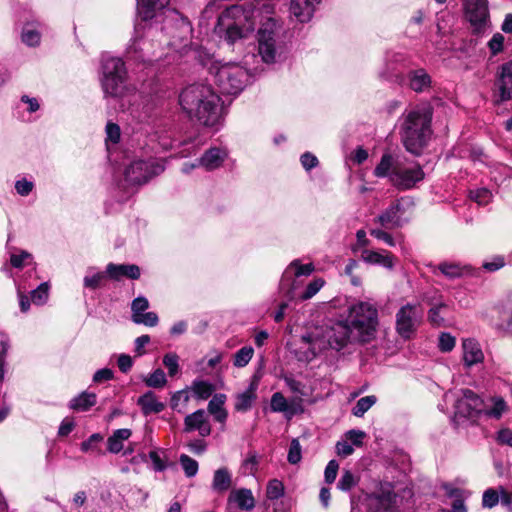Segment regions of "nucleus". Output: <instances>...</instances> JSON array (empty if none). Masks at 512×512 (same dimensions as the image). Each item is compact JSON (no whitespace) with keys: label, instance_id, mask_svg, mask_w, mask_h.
Segmentation results:
<instances>
[{"label":"nucleus","instance_id":"obj_1","mask_svg":"<svg viewBox=\"0 0 512 512\" xmlns=\"http://www.w3.org/2000/svg\"><path fill=\"white\" fill-rule=\"evenodd\" d=\"M220 97L210 85L194 83L182 90L179 103L191 119L213 127L220 119Z\"/></svg>","mask_w":512,"mask_h":512},{"label":"nucleus","instance_id":"obj_2","mask_svg":"<svg viewBox=\"0 0 512 512\" xmlns=\"http://www.w3.org/2000/svg\"><path fill=\"white\" fill-rule=\"evenodd\" d=\"M433 109L429 104L418 106L403 117L400 136L406 150L419 155L432 135Z\"/></svg>","mask_w":512,"mask_h":512},{"label":"nucleus","instance_id":"obj_3","mask_svg":"<svg viewBox=\"0 0 512 512\" xmlns=\"http://www.w3.org/2000/svg\"><path fill=\"white\" fill-rule=\"evenodd\" d=\"M255 28L253 9L242 5H232L218 17L215 32L229 43L247 36Z\"/></svg>","mask_w":512,"mask_h":512},{"label":"nucleus","instance_id":"obj_4","mask_svg":"<svg viewBox=\"0 0 512 512\" xmlns=\"http://www.w3.org/2000/svg\"><path fill=\"white\" fill-rule=\"evenodd\" d=\"M374 175L378 178L388 177L389 182L398 190H409L416 183L424 179L425 173L418 164L405 166L403 162L394 159L391 154L382 155L380 162L374 169Z\"/></svg>","mask_w":512,"mask_h":512},{"label":"nucleus","instance_id":"obj_5","mask_svg":"<svg viewBox=\"0 0 512 512\" xmlns=\"http://www.w3.org/2000/svg\"><path fill=\"white\" fill-rule=\"evenodd\" d=\"M348 322L353 326L357 342L368 343L376 336L378 310L370 302L359 301L348 308Z\"/></svg>","mask_w":512,"mask_h":512},{"label":"nucleus","instance_id":"obj_6","mask_svg":"<svg viewBox=\"0 0 512 512\" xmlns=\"http://www.w3.org/2000/svg\"><path fill=\"white\" fill-rule=\"evenodd\" d=\"M210 72L219 90L229 95L240 93L249 78L247 71L235 63L213 65Z\"/></svg>","mask_w":512,"mask_h":512},{"label":"nucleus","instance_id":"obj_7","mask_svg":"<svg viewBox=\"0 0 512 512\" xmlns=\"http://www.w3.org/2000/svg\"><path fill=\"white\" fill-rule=\"evenodd\" d=\"M395 328L399 336L405 340L410 339L417 331L423 318V311L419 304L403 305L396 313Z\"/></svg>","mask_w":512,"mask_h":512},{"label":"nucleus","instance_id":"obj_8","mask_svg":"<svg viewBox=\"0 0 512 512\" xmlns=\"http://www.w3.org/2000/svg\"><path fill=\"white\" fill-rule=\"evenodd\" d=\"M165 167L161 160H136L125 170V180L133 185L146 183L154 176L161 174Z\"/></svg>","mask_w":512,"mask_h":512},{"label":"nucleus","instance_id":"obj_9","mask_svg":"<svg viewBox=\"0 0 512 512\" xmlns=\"http://www.w3.org/2000/svg\"><path fill=\"white\" fill-rule=\"evenodd\" d=\"M512 99V61L503 63L497 71L493 101L500 104Z\"/></svg>","mask_w":512,"mask_h":512},{"label":"nucleus","instance_id":"obj_10","mask_svg":"<svg viewBox=\"0 0 512 512\" xmlns=\"http://www.w3.org/2000/svg\"><path fill=\"white\" fill-rule=\"evenodd\" d=\"M353 326L345 321L334 323L326 332L328 344L331 348L340 350L349 342H357Z\"/></svg>","mask_w":512,"mask_h":512},{"label":"nucleus","instance_id":"obj_11","mask_svg":"<svg viewBox=\"0 0 512 512\" xmlns=\"http://www.w3.org/2000/svg\"><path fill=\"white\" fill-rule=\"evenodd\" d=\"M465 15L475 32L482 31L489 22L487 0H464Z\"/></svg>","mask_w":512,"mask_h":512},{"label":"nucleus","instance_id":"obj_12","mask_svg":"<svg viewBox=\"0 0 512 512\" xmlns=\"http://www.w3.org/2000/svg\"><path fill=\"white\" fill-rule=\"evenodd\" d=\"M455 410L461 417L472 418L483 411V401L475 392L465 389L456 401Z\"/></svg>","mask_w":512,"mask_h":512},{"label":"nucleus","instance_id":"obj_13","mask_svg":"<svg viewBox=\"0 0 512 512\" xmlns=\"http://www.w3.org/2000/svg\"><path fill=\"white\" fill-rule=\"evenodd\" d=\"M395 499L392 486L385 484L368 497V506L373 512H395Z\"/></svg>","mask_w":512,"mask_h":512},{"label":"nucleus","instance_id":"obj_14","mask_svg":"<svg viewBox=\"0 0 512 512\" xmlns=\"http://www.w3.org/2000/svg\"><path fill=\"white\" fill-rule=\"evenodd\" d=\"M148 308L149 302L147 298L143 296L135 298L131 303V320L135 324H142L148 327H155L159 322V318L155 312L144 313Z\"/></svg>","mask_w":512,"mask_h":512},{"label":"nucleus","instance_id":"obj_15","mask_svg":"<svg viewBox=\"0 0 512 512\" xmlns=\"http://www.w3.org/2000/svg\"><path fill=\"white\" fill-rule=\"evenodd\" d=\"M195 430H197L202 437H207L211 434V425L203 409L188 414L184 419V432L188 433Z\"/></svg>","mask_w":512,"mask_h":512},{"label":"nucleus","instance_id":"obj_16","mask_svg":"<svg viewBox=\"0 0 512 512\" xmlns=\"http://www.w3.org/2000/svg\"><path fill=\"white\" fill-rule=\"evenodd\" d=\"M401 200L392 202L381 214L374 219L385 229H394L401 226V215L403 213Z\"/></svg>","mask_w":512,"mask_h":512},{"label":"nucleus","instance_id":"obj_17","mask_svg":"<svg viewBox=\"0 0 512 512\" xmlns=\"http://www.w3.org/2000/svg\"><path fill=\"white\" fill-rule=\"evenodd\" d=\"M105 97H123L128 91L127 76L100 78Z\"/></svg>","mask_w":512,"mask_h":512},{"label":"nucleus","instance_id":"obj_18","mask_svg":"<svg viewBox=\"0 0 512 512\" xmlns=\"http://www.w3.org/2000/svg\"><path fill=\"white\" fill-rule=\"evenodd\" d=\"M406 78L409 88L416 93H423L431 88L432 78L424 68L408 71Z\"/></svg>","mask_w":512,"mask_h":512},{"label":"nucleus","instance_id":"obj_19","mask_svg":"<svg viewBox=\"0 0 512 512\" xmlns=\"http://www.w3.org/2000/svg\"><path fill=\"white\" fill-rule=\"evenodd\" d=\"M127 76V69L124 61L119 57L105 55L101 60V76L105 77H117Z\"/></svg>","mask_w":512,"mask_h":512},{"label":"nucleus","instance_id":"obj_20","mask_svg":"<svg viewBox=\"0 0 512 512\" xmlns=\"http://www.w3.org/2000/svg\"><path fill=\"white\" fill-rule=\"evenodd\" d=\"M463 362L465 366L471 367L484 360V353L480 344L474 339H465L462 342Z\"/></svg>","mask_w":512,"mask_h":512},{"label":"nucleus","instance_id":"obj_21","mask_svg":"<svg viewBox=\"0 0 512 512\" xmlns=\"http://www.w3.org/2000/svg\"><path fill=\"white\" fill-rule=\"evenodd\" d=\"M228 152L226 149L212 147L208 149L199 159V164L206 170H214L219 168L224 160L227 158Z\"/></svg>","mask_w":512,"mask_h":512},{"label":"nucleus","instance_id":"obj_22","mask_svg":"<svg viewBox=\"0 0 512 512\" xmlns=\"http://www.w3.org/2000/svg\"><path fill=\"white\" fill-rule=\"evenodd\" d=\"M106 274L114 280L119 281L123 277H127L129 279H138L140 277V268L137 265L130 264H113L110 263L107 265Z\"/></svg>","mask_w":512,"mask_h":512},{"label":"nucleus","instance_id":"obj_23","mask_svg":"<svg viewBox=\"0 0 512 512\" xmlns=\"http://www.w3.org/2000/svg\"><path fill=\"white\" fill-rule=\"evenodd\" d=\"M319 3L320 0H292L290 10L300 22H307Z\"/></svg>","mask_w":512,"mask_h":512},{"label":"nucleus","instance_id":"obj_24","mask_svg":"<svg viewBox=\"0 0 512 512\" xmlns=\"http://www.w3.org/2000/svg\"><path fill=\"white\" fill-rule=\"evenodd\" d=\"M361 258L368 264L381 265L388 269H392L394 266V256L387 251L363 249L361 251Z\"/></svg>","mask_w":512,"mask_h":512},{"label":"nucleus","instance_id":"obj_25","mask_svg":"<svg viewBox=\"0 0 512 512\" xmlns=\"http://www.w3.org/2000/svg\"><path fill=\"white\" fill-rule=\"evenodd\" d=\"M259 54L266 63H273L275 61V41L271 33H267L266 30L259 31Z\"/></svg>","mask_w":512,"mask_h":512},{"label":"nucleus","instance_id":"obj_26","mask_svg":"<svg viewBox=\"0 0 512 512\" xmlns=\"http://www.w3.org/2000/svg\"><path fill=\"white\" fill-rule=\"evenodd\" d=\"M144 415L160 413L164 410L165 404L160 402L154 392L148 391L137 400Z\"/></svg>","mask_w":512,"mask_h":512},{"label":"nucleus","instance_id":"obj_27","mask_svg":"<svg viewBox=\"0 0 512 512\" xmlns=\"http://www.w3.org/2000/svg\"><path fill=\"white\" fill-rule=\"evenodd\" d=\"M242 510H252L255 507V499L250 489L241 488L233 490L228 498Z\"/></svg>","mask_w":512,"mask_h":512},{"label":"nucleus","instance_id":"obj_28","mask_svg":"<svg viewBox=\"0 0 512 512\" xmlns=\"http://www.w3.org/2000/svg\"><path fill=\"white\" fill-rule=\"evenodd\" d=\"M256 389L257 384L251 383L244 392L237 394L234 406L235 410L239 412L248 411L256 400Z\"/></svg>","mask_w":512,"mask_h":512},{"label":"nucleus","instance_id":"obj_29","mask_svg":"<svg viewBox=\"0 0 512 512\" xmlns=\"http://www.w3.org/2000/svg\"><path fill=\"white\" fill-rule=\"evenodd\" d=\"M170 0H141L139 3V14L143 20L152 19L157 10L165 8Z\"/></svg>","mask_w":512,"mask_h":512},{"label":"nucleus","instance_id":"obj_30","mask_svg":"<svg viewBox=\"0 0 512 512\" xmlns=\"http://www.w3.org/2000/svg\"><path fill=\"white\" fill-rule=\"evenodd\" d=\"M132 431L128 428L117 429L107 440V450L117 454L123 449V442L130 438Z\"/></svg>","mask_w":512,"mask_h":512},{"label":"nucleus","instance_id":"obj_31","mask_svg":"<svg viewBox=\"0 0 512 512\" xmlns=\"http://www.w3.org/2000/svg\"><path fill=\"white\" fill-rule=\"evenodd\" d=\"M96 398L95 393L82 392L71 399L69 407L75 411H87L96 404Z\"/></svg>","mask_w":512,"mask_h":512},{"label":"nucleus","instance_id":"obj_32","mask_svg":"<svg viewBox=\"0 0 512 512\" xmlns=\"http://www.w3.org/2000/svg\"><path fill=\"white\" fill-rule=\"evenodd\" d=\"M225 395L217 394L208 403V411L214 416L215 420L224 423L227 419V412L223 408Z\"/></svg>","mask_w":512,"mask_h":512},{"label":"nucleus","instance_id":"obj_33","mask_svg":"<svg viewBox=\"0 0 512 512\" xmlns=\"http://www.w3.org/2000/svg\"><path fill=\"white\" fill-rule=\"evenodd\" d=\"M231 483V475L226 468H220L215 471L212 482V487L215 491H227L230 488Z\"/></svg>","mask_w":512,"mask_h":512},{"label":"nucleus","instance_id":"obj_34","mask_svg":"<svg viewBox=\"0 0 512 512\" xmlns=\"http://www.w3.org/2000/svg\"><path fill=\"white\" fill-rule=\"evenodd\" d=\"M301 342L304 345L301 349H304L302 355L298 356V359L301 361H311L315 358L317 354L316 342L313 340L310 334L303 335L301 337Z\"/></svg>","mask_w":512,"mask_h":512},{"label":"nucleus","instance_id":"obj_35","mask_svg":"<svg viewBox=\"0 0 512 512\" xmlns=\"http://www.w3.org/2000/svg\"><path fill=\"white\" fill-rule=\"evenodd\" d=\"M190 389L192 390L194 396L201 400L208 399L214 391L213 385L204 380L193 381Z\"/></svg>","mask_w":512,"mask_h":512},{"label":"nucleus","instance_id":"obj_36","mask_svg":"<svg viewBox=\"0 0 512 512\" xmlns=\"http://www.w3.org/2000/svg\"><path fill=\"white\" fill-rule=\"evenodd\" d=\"M377 402L375 395H368L360 398L355 406L352 408V414L356 417H363V415Z\"/></svg>","mask_w":512,"mask_h":512},{"label":"nucleus","instance_id":"obj_37","mask_svg":"<svg viewBox=\"0 0 512 512\" xmlns=\"http://www.w3.org/2000/svg\"><path fill=\"white\" fill-rule=\"evenodd\" d=\"M144 382L146 386L150 388H163L167 383V379L164 371L158 368L153 373L148 375L144 379Z\"/></svg>","mask_w":512,"mask_h":512},{"label":"nucleus","instance_id":"obj_38","mask_svg":"<svg viewBox=\"0 0 512 512\" xmlns=\"http://www.w3.org/2000/svg\"><path fill=\"white\" fill-rule=\"evenodd\" d=\"M253 354L254 349L251 346L242 347L234 355V366L239 368L245 367L252 359Z\"/></svg>","mask_w":512,"mask_h":512},{"label":"nucleus","instance_id":"obj_39","mask_svg":"<svg viewBox=\"0 0 512 512\" xmlns=\"http://www.w3.org/2000/svg\"><path fill=\"white\" fill-rule=\"evenodd\" d=\"M189 400L190 396L187 390L177 391L171 397V407L178 412H183Z\"/></svg>","mask_w":512,"mask_h":512},{"label":"nucleus","instance_id":"obj_40","mask_svg":"<svg viewBox=\"0 0 512 512\" xmlns=\"http://www.w3.org/2000/svg\"><path fill=\"white\" fill-rule=\"evenodd\" d=\"M284 495V485L278 479H272L267 484L266 496L270 500H277Z\"/></svg>","mask_w":512,"mask_h":512},{"label":"nucleus","instance_id":"obj_41","mask_svg":"<svg viewBox=\"0 0 512 512\" xmlns=\"http://www.w3.org/2000/svg\"><path fill=\"white\" fill-rule=\"evenodd\" d=\"M22 42L28 46H37L41 40V34L39 31L25 26L21 35Z\"/></svg>","mask_w":512,"mask_h":512},{"label":"nucleus","instance_id":"obj_42","mask_svg":"<svg viewBox=\"0 0 512 512\" xmlns=\"http://www.w3.org/2000/svg\"><path fill=\"white\" fill-rule=\"evenodd\" d=\"M180 464L187 477H193L198 472V462L188 455L182 454L180 456Z\"/></svg>","mask_w":512,"mask_h":512},{"label":"nucleus","instance_id":"obj_43","mask_svg":"<svg viewBox=\"0 0 512 512\" xmlns=\"http://www.w3.org/2000/svg\"><path fill=\"white\" fill-rule=\"evenodd\" d=\"M356 484L357 480L354 474L349 470H345L337 483V488L341 491L347 492L350 491Z\"/></svg>","mask_w":512,"mask_h":512},{"label":"nucleus","instance_id":"obj_44","mask_svg":"<svg viewBox=\"0 0 512 512\" xmlns=\"http://www.w3.org/2000/svg\"><path fill=\"white\" fill-rule=\"evenodd\" d=\"M270 409L273 412L286 414V410H288V400H286L282 393L276 392L271 397Z\"/></svg>","mask_w":512,"mask_h":512},{"label":"nucleus","instance_id":"obj_45","mask_svg":"<svg viewBox=\"0 0 512 512\" xmlns=\"http://www.w3.org/2000/svg\"><path fill=\"white\" fill-rule=\"evenodd\" d=\"M500 501L499 491L493 488H488L484 491L482 496V506L491 509L495 507Z\"/></svg>","mask_w":512,"mask_h":512},{"label":"nucleus","instance_id":"obj_46","mask_svg":"<svg viewBox=\"0 0 512 512\" xmlns=\"http://www.w3.org/2000/svg\"><path fill=\"white\" fill-rule=\"evenodd\" d=\"M163 364L168 369L169 376H175L179 371V357L176 353H167L163 357Z\"/></svg>","mask_w":512,"mask_h":512},{"label":"nucleus","instance_id":"obj_47","mask_svg":"<svg viewBox=\"0 0 512 512\" xmlns=\"http://www.w3.org/2000/svg\"><path fill=\"white\" fill-rule=\"evenodd\" d=\"M324 284L325 282L322 278L314 279L307 285L305 291L301 294L300 299H311L314 295H316L319 292V290L324 286Z\"/></svg>","mask_w":512,"mask_h":512},{"label":"nucleus","instance_id":"obj_48","mask_svg":"<svg viewBox=\"0 0 512 512\" xmlns=\"http://www.w3.org/2000/svg\"><path fill=\"white\" fill-rule=\"evenodd\" d=\"M302 458L301 445L298 439L294 438L291 441L287 460L290 464H297Z\"/></svg>","mask_w":512,"mask_h":512},{"label":"nucleus","instance_id":"obj_49","mask_svg":"<svg viewBox=\"0 0 512 512\" xmlns=\"http://www.w3.org/2000/svg\"><path fill=\"white\" fill-rule=\"evenodd\" d=\"M31 299L34 304L42 305L48 299V285L47 283L40 284L36 289L31 292Z\"/></svg>","mask_w":512,"mask_h":512},{"label":"nucleus","instance_id":"obj_50","mask_svg":"<svg viewBox=\"0 0 512 512\" xmlns=\"http://www.w3.org/2000/svg\"><path fill=\"white\" fill-rule=\"evenodd\" d=\"M304 412L303 401L299 397L292 398L288 401V410H286V418L291 419L294 415Z\"/></svg>","mask_w":512,"mask_h":512},{"label":"nucleus","instance_id":"obj_51","mask_svg":"<svg viewBox=\"0 0 512 512\" xmlns=\"http://www.w3.org/2000/svg\"><path fill=\"white\" fill-rule=\"evenodd\" d=\"M438 269L449 278H456L462 274L460 266L454 263H442L438 266Z\"/></svg>","mask_w":512,"mask_h":512},{"label":"nucleus","instance_id":"obj_52","mask_svg":"<svg viewBox=\"0 0 512 512\" xmlns=\"http://www.w3.org/2000/svg\"><path fill=\"white\" fill-rule=\"evenodd\" d=\"M103 440V436L99 433L92 434L87 440L81 443L83 452L98 450V443Z\"/></svg>","mask_w":512,"mask_h":512},{"label":"nucleus","instance_id":"obj_53","mask_svg":"<svg viewBox=\"0 0 512 512\" xmlns=\"http://www.w3.org/2000/svg\"><path fill=\"white\" fill-rule=\"evenodd\" d=\"M289 268H295V276H309L314 271V265L312 263L301 264L299 260L291 262Z\"/></svg>","mask_w":512,"mask_h":512},{"label":"nucleus","instance_id":"obj_54","mask_svg":"<svg viewBox=\"0 0 512 512\" xmlns=\"http://www.w3.org/2000/svg\"><path fill=\"white\" fill-rule=\"evenodd\" d=\"M445 307L444 304H439L429 310L428 319L432 325L439 327L444 323V318L440 315V311Z\"/></svg>","mask_w":512,"mask_h":512},{"label":"nucleus","instance_id":"obj_55","mask_svg":"<svg viewBox=\"0 0 512 512\" xmlns=\"http://www.w3.org/2000/svg\"><path fill=\"white\" fill-rule=\"evenodd\" d=\"M455 338L450 333H441L439 336V348L442 352H449L455 347Z\"/></svg>","mask_w":512,"mask_h":512},{"label":"nucleus","instance_id":"obj_56","mask_svg":"<svg viewBox=\"0 0 512 512\" xmlns=\"http://www.w3.org/2000/svg\"><path fill=\"white\" fill-rule=\"evenodd\" d=\"M471 199L480 205H486L491 199V193L489 190L482 188L476 191L470 192Z\"/></svg>","mask_w":512,"mask_h":512},{"label":"nucleus","instance_id":"obj_57","mask_svg":"<svg viewBox=\"0 0 512 512\" xmlns=\"http://www.w3.org/2000/svg\"><path fill=\"white\" fill-rule=\"evenodd\" d=\"M339 464L336 460H330L325 468V481L331 484L335 481Z\"/></svg>","mask_w":512,"mask_h":512},{"label":"nucleus","instance_id":"obj_58","mask_svg":"<svg viewBox=\"0 0 512 512\" xmlns=\"http://www.w3.org/2000/svg\"><path fill=\"white\" fill-rule=\"evenodd\" d=\"M104 278L105 274L102 272L95 273L92 276H86L84 278V286L93 290L97 289Z\"/></svg>","mask_w":512,"mask_h":512},{"label":"nucleus","instance_id":"obj_59","mask_svg":"<svg viewBox=\"0 0 512 512\" xmlns=\"http://www.w3.org/2000/svg\"><path fill=\"white\" fill-rule=\"evenodd\" d=\"M504 37L502 34L497 33L493 35L491 40L488 42L489 49L493 55L498 54L503 49Z\"/></svg>","mask_w":512,"mask_h":512},{"label":"nucleus","instance_id":"obj_60","mask_svg":"<svg viewBox=\"0 0 512 512\" xmlns=\"http://www.w3.org/2000/svg\"><path fill=\"white\" fill-rule=\"evenodd\" d=\"M506 409V404L502 399H496L491 409L485 410V414L495 418H500Z\"/></svg>","mask_w":512,"mask_h":512},{"label":"nucleus","instance_id":"obj_61","mask_svg":"<svg viewBox=\"0 0 512 512\" xmlns=\"http://www.w3.org/2000/svg\"><path fill=\"white\" fill-rule=\"evenodd\" d=\"M107 139L113 143H118L120 140V127L112 122H108L106 125Z\"/></svg>","mask_w":512,"mask_h":512},{"label":"nucleus","instance_id":"obj_62","mask_svg":"<svg viewBox=\"0 0 512 512\" xmlns=\"http://www.w3.org/2000/svg\"><path fill=\"white\" fill-rule=\"evenodd\" d=\"M370 234L376 239L384 241L389 246L395 245L393 237L382 229H371Z\"/></svg>","mask_w":512,"mask_h":512},{"label":"nucleus","instance_id":"obj_63","mask_svg":"<svg viewBox=\"0 0 512 512\" xmlns=\"http://www.w3.org/2000/svg\"><path fill=\"white\" fill-rule=\"evenodd\" d=\"M301 164L306 170H311L318 165V159L310 152L304 153L301 158Z\"/></svg>","mask_w":512,"mask_h":512},{"label":"nucleus","instance_id":"obj_64","mask_svg":"<svg viewBox=\"0 0 512 512\" xmlns=\"http://www.w3.org/2000/svg\"><path fill=\"white\" fill-rule=\"evenodd\" d=\"M15 189L21 196H27L33 189V183L26 179L18 180L15 183Z\"/></svg>","mask_w":512,"mask_h":512}]
</instances>
